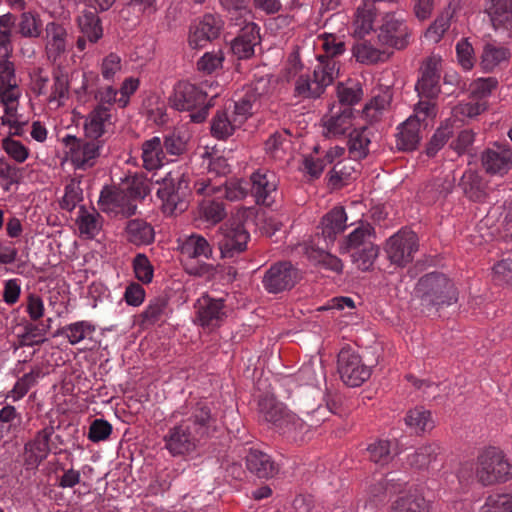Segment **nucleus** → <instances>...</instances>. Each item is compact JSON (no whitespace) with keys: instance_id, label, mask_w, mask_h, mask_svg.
<instances>
[{"instance_id":"f257e3e1","label":"nucleus","mask_w":512,"mask_h":512,"mask_svg":"<svg viewBox=\"0 0 512 512\" xmlns=\"http://www.w3.org/2000/svg\"><path fill=\"white\" fill-rule=\"evenodd\" d=\"M422 311L436 313L443 306L457 302V291L443 273L432 272L422 276L416 286Z\"/></svg>"},{"instance_id":"f03ea898","label":"nucleus","mask_w":512,"mask_h":512,"mask_svg":"<svg viewBox=\"0 0 512 512\" xmlns=\"http://www.w3.org/2000/svg\"><path fill=\"white\" fill-rule=\"evenodd\" d=\"M333 413L320 392H308L300 396L294 405L292 425L296 430L308 431L322 425Z\"/></svg>"},{"instance_id":"7ed1b4c3","label":"nucleus","mask_w":512,"mask_h":512,"mask_svg":"<svg viewBox=\"0 0 512 512\" xmlns=\"http://www.w3.org/2000/svg\"><path fill=\"white\" fill-rule=\"evenodd\" d=\"M476 477L484 486L505 482L511 477L510 464L502 452L488 449L478 457Z\"/></svg>"},{"instance_id":"20e7f679","label":"nucleus","mask_w":512,"mask_h":512,"mask_svg":"<svg viewBox=\"0 0 512 512\" xmlns=\"http://www.w3.org/2000/svg\"><path fill=\"white\" fill-rule=\"evenodd\" d=\"M337 364L340 378L349 387H359L371 376V368L366 366L361 356L350 347L340 350Z\"/></svg>"},{"instance_id":"39448f33","label":"nucleus","mask_w":512,"mask_h":512,"mask_svg":"<svg viewBox=\"0 0 512 512\" xmlns=\"http://www.w3.org/2000/svg\"><path fill=\"white\" fill-rule=\"evenodd\" d=\"M418 248L417 234L411 230H400L387 240L385 252L392 264L404 267L413 260Z\"/></svg>"},{"instance_id":"423d86ee","label":"nucleus","mask_w":512,"mask_h":512,"mask_svg":"<svg viewBox=\"0 0 512 512\" xmlns=\"http://www.w3.org/2000/svg\"><path fill=\"white\" fill-rule=\"evenodd\" d=\"M299 271L290 261L273 264L263 277V285L270 293L292 289L299 281Z\"/></svg>"},{"instance_id":"0eeeda50","label":"nucleus","mask_w":512,"mask_h":512,"mask_svg":"<svg viewBox=\"0 0 512 512\" xmlns=\"http://www.w3.org/2000/svg\"><path fill=\"white\" fill-rule=\"evenodd\" d=\"M175 180L172 173L169 172L162 179L163 187L157 191L158 197L163 201V212L170 215L186 211L189 205L187 199L190 195L189 188L187 186H184V189L181 186L175 187Z\"/></svg>"},{"instance_id":"6e6552de","label":"nucleus","mask_w":512,"mask_h":512,"mask_svg":"<svg viewBox=\"0 0 512 512\" xmlns=\"http://www.w3.org/2000/svg\"><path fill=\"white\" fill-rule=\"evenodd\" d=\"M207 93L198 86L189 82L181 81L169 97V104L178 111H191L197 106L204 105Z\"/></svg>"},{"instance_id":"1a4fd4ad","label":"nucleus","mask_w":512,"mask_h":512,"mask_svg":"<svg viewBox=\"0 0 512 512\" xmlns=\"http://www.w3.org/2000/svg\"><path fill=\"white\" fill-rule=\"evenodd\" d=\"M64 143L70 148L71 161L76 168L86 169L94 165L91 160L97 158L100 153L101 141L90 140L83 141L73 135H67Z\"/></svg>"},{"instance_id":"9d476101","label":"nucleus","mask_w":512,"mask_h":512,"mask_svg":"<svg viewBox=\"0 0 512 512\" xmlns=\"http://www.w3.org/2000/svg\"><path fill=\"white\" fill-rule=\"evenodd\" d=\"M241 27L238 36L231 43V50L238 59H248L254 55V47L260 42L259 28L247 19L235 22Z\"/></svg>"},{"instance_id":"9b49d317","label":"nucleus","mask_w":512,"mask_h":512,"mask_svg":"<svg viewBox=\"0 0 512 512\" xmlns=\"http://www.w3.org/2000/svg\"><path fill=\"white\" fill-rule=\"evenodd\" d=\"M164 440L166 448L173 456L190 453L202 443L186 425L171 428Z\"/></svg>"},{"instance_id":"f8f14e48","label":"nucleus","mask_w":512,"mask_h":512,"mask_svg":"<svg viewBox=\"0 0 512 512\" xmlns=\"http://www.w3.org/2000/svg\"><path fill=\"white\" fill-rule=\"evenodd\" d=\"M334 78L330 72L317 71L313 72V79L309 76L301 75L295 83V94L304 98H318L327 86L332 84Z\"/></svg>"},{"instance_id":"ddd939ff","label":"nucleus","mask_w":512,"mask_h":512,"mask_svg":"<svg viewBox=\"0 0 512 512\" xmlns=\"http://www.w3.org/2000/svg\"><path fill=\"white\" fill-rule=\"evenodd\" d=\"M421 71V78L415 85L418 95L428 99L436 98L440 93L438 60L434 57L427 58Z\"/></svg>"},{"instance_id":"4468645a","label":"nucleus","mask_w":512,"mask_h":512,"mask_svg":"<svg viewBox=\"0 0 512 512\" xmlns=\"http://www.w3.org/2000/svg\"><path fill=\"white\" fill-rule=\"evenodd\" d=\"M249 233L242 223H237L231 227L224 238L219 241V249L222 258H232L235 254L242 253L247 248Z\"/></svg>"},{"instance_id":"2eb2a0df","label":"nucleus","mask_w":512,"mask_h":512,"mask_svg":"<svg viewBox=\"0 0 512 512\" xmlns=\"http://www.w3.org/2000/svg\"><path fill=\"white\" fill-rule=\"evenodd\" d=\"M247 469L259 479H269L279 472V466L270 455L258 450L250 449L246 455Z\"/></svg>"},{"instance_id":"dca6fc26","label":"nucleus","mask_w":512,"mask_h":512,"mask_svg":"<svg viewBox=\"0 0 512 512\" xmlns=\"http://www.w3.org/2000/svg\"><path fill=\"white\" fill-rule=\"evenodd\" d=\"M220 20L212 14L204 15L195 30L189 36V45L193 49L201 48L216 39L220 34Z\"/></svg>"},{"instance_id":"f3484780","label":"nucleus","mask_w":512,"mask_h":512,"mask_svg":"<svg viewBox=\"0 0 512 512\" xmlns=\"http://www.w3.org/2000/svg\"><path fill=\"white\" fill-rule=\"evenodd\" d=\"M458 185L464 195L473 202L483 203L488 198L487 182L476 171H466Z\"/></svg>"},{"instance_id":"a211bd4d","label":"nucleus","mask_w":512,"mask_h":512,"mask_svg":"<svg viewBox=\"0 0 512 512\" xmlns=\"http://www.w3.org/2000/svg\"><path fill=\"white\" fill-rule=\"evenodd\" d=\"M440 454V447L436 444L423 445L417 449L406 452L405 461L410 469L428 471L431 463L435 462Z\"/></svg>"},{"instance_id":"6ab92c4d","label":"nucleus","mask_w":512,"mask_h":512,"mask_svg":"<svg viewBox=\"0 0 512 512\" xmlns=\"http://www.w3.org/2000/svg\"><path fill=\"white\" fill-rule=\"evenodd\" d=\"M420 119L417 115L410 116L401 124L400 131L397 134V147L400 150L412 151L416 149L419 141Z\"/></svg>"},{"instance_id":"aec40b11","label":"nucleus","mask_w":512,"mask_h":512,"mask_svg":"<svg viewBox=\"0 0 512 512\" xmlns=\"http://www.w3.org/2000/svg\"><path fill=\"white\" fill-rule=\"evenodd\" d=\"M347 216L341 206L334 207L321 220L322 235L325 239L334 241L336 235L343 232L346 228Z\"/></svg>"},{"instance_id":"412c9836","label":"nucleus","mask_w":512,"mask_h":512,"mask_svg":"<svg viewBox=\"0 0 512 512\" xmlns=\"http://www.w3.org/2000/svg\"><path fill=\"white\" fill-rule=\"evenodd\" d=\"M223 299H213L209 296L203 297V304L198 310V321L201 326H216L222 320L225 313Z\"/></svg>"},{"instance_id":"4be33fe9","label":"nucleus","mask_w":512,"mask_h":512,"mask_svg":"<svg viewBox=\"0 0 512 512\" xmlns=\"http://www.w3.org/2000/svg\"><path fill=\"white\" fill-rule=\"evenodd\" d=\"M46 34L50 38L46 46L47 54L55 61L66 50L67 31L62 25L51 22L46 26Z\"/></svg>"},{"instance_id":"5701e85b","label":"nucleus","mask_w":512,"mask_h":512,"mask_svg":"<svg viewBox=\"0 0 512 512\" xmlns=\"http://www.w3.org/2000/svg\"><path fill=\"white\" fill-rule=\"evenodd\" d=\"M125 231L127 240L134 245H147L154 241L153 227L143 219L129 220Z\"/></svg>"},{"instance_id":"b1692460","label":"nucleus","mask_w":512,"mask_h":512,"mask_svg":"<svg viewBox=\"0 0 512 512\" xmlns=\"http://www.w3.org/2000/svg\"><path fill=\"white\" fill-rule=\"evenodd\" d=\"M259 409L267 422L282 427L284 423L292 424V416L284 413L282 404L274 397H264L259 400Z\"/></svg>"},{"instance_id":"393cba45","label":"nucleus","mask_w":512,"mask_h":512,"mask_svg":"<svg viewBox=\"0 0 512 512\" xmlns=\"http://www.w3.org/2000/svg\"><path fill=\"white\" fill-rule=\"evenodd\" d=\"M22 326L23 332L17 336L19 347L41 345L47 341L45 335L50 329L49 325H44V322L34 324L25 321Z\"/></svg>"},{"instance_id":"a878e982","label":"nucleus","mask_w":512,"mask_h":512,"mask_svg":"<svg viewBox=\"0 0 512 512\" xmlns=\"http://www.w3.org/2000/svg\"><path fill=\"white\" fill-rule=\"evenodd\" d=\"M374 228L370 224H362L350 233L340 247L341 253H350L360 247L373 244L369 238L373 235Z\"/></svg>"},{"instance_id":"bb28decb","label":"nucleus","mask_w":512,"mask_h":512,"mask_svg":"<svg viewBox=\"0 0 512 512\" xmlns=\"http://www.w3.org/2000/svg\"><path fill=\"white\" fill-rule=\"evenodd\" d=\"M110 118L109 109L103 105H98L87 119L84 130L85 135L91 140H98L104 133V122Z\"/></svg>"},{"instance_id":"cd10ccee","label":"nucleus","mask_w":512,"mask_h":512,"mask_svg":"<svg viewBox=\"0 0 512 512\" xmlns=\"http://www.w3.org/2000/svg\"><path fill=\"white\" fill-rule=\"evenodd\" d=\"M391 512H430V510L428 502L422 495L408 493L393 502Z\"/></svg>"},{"instance_id":"c85d7f7f","label":"nucleus","mask_w":512,"mask_h":512,"mask_svg":"<svg viewBox=\"0 0 512 512\" xmlns=\"http://www.w3.org/2000/svg\"><path fill=\"white\" fill-rule=\"evenodd\" d=\"M78 25L83 33L90 42L96 43L103 35L101 26V20L96 12L84 11L81 16L78 17Z\"/></svg>"},{"instance_id":"c756f323","label":"nucleus","mask_w":512,"mask_h":512,"mask_svg":"<svg viewBox=\"0 0 512 512\" xmlns=\"http://www.w3.org/2000/svg\"><path fill=\"white\" fill-rule=\"evenodd\" d=\"M510 56L511 53L508 48L486 43L481 56V65L485 71L489 72L502 61L508 60Z\"/></svg>"},{"instance_id":"7c9ffc66","label":"nucleus","mask_w":512,"mask_h":512,"mask_svg":"<svg viewBox=\"0 0 512 512\" xmlns=\"http://www.w3.org/2000/svg\"><path fill=\"white\" fill-rule=\"evenodd\" d=\"M354 110L352 107H345L339 114L331 116L324 124L327 128L326 136H341L350 128Z\"/></svg>"},{"instance_id":"2f4dec72","label":"nucleus","mask_w":512,"mask_h":512,"mask_svg":"<svg viewBox=\"0 0 512 512\" xmlns=\"http://www.w3.org/2000/svg\"><path fill=\"white\" fill-rule=\"evenodd\" d=\"M482 165L487 173H504L510 169L511 161L509 156L487 149L482 154Z\"/></svg>"},{"instance_id":"473e14b6","label":"nucleus","mask_w":512,"mask_h":512,"mask_svg":"<svg viewBox=\"0 0 512 512\" xmlns=\"http://www.w3.org/2000/svg\"><path fill=\"white\" fill-rule=\"evenodd\" d=\"M366 130L367 127L364 126L360 129H353L349 134L348 149L355 159H363L369 153L370 139L364 134Z\"/></svg>"},{"instance_id":"72a5a7b5","label":"nucleus","mask_w":512,"mask_h":512,"mask_svg":"<svg viewBox=\"0 0 512 512\" xmlns=\"http://www.w3.org/2000/svg\"><path fill=\"white\" fill-rule=\"evenodd\" d=\"M99 218L98 212L89 213L86 207L81 205L76 220L80 233L87 235L88 238H93L100 230Z\"/></svg>"},{"instance_id":"f704fd0d","label":"nucleus","mask_w":512,"mask_h":512,"mask_svg":"<svg viewBox=\"0 0 512 512\" xmlns=\"http://www.w3.org/2000/svg\"><path fill=\"white\" fill-rule=\"evenodd\" d=\"M349 254L360 270L368 271L372 268L379 254V247L373 243L366 247H360Z\"/></svg>"},{"instance_id":"c9c22d12","label":"nucleus","mask_w":512,"mask_h":512,"mask_svg":"<svg viewBox=\"0 0 512 512\" xmlns=\"http://www.w3.org/2000/svg\"><path fill=\"white\" fill-rule=\"evenodd\" d=\"M446 181L437 178L424 186L421 191V199L427 204H433L440 198H445L451 192V184L446 187Z\"/></svg>"},{"instance_id":"e433bc0d","label":"nucleus","mask_w":512,"mask_h":512,"mask_svg":"<svg viewBox=\"0 0 512 512\" xmlns=\"http://www.w3.org/2000/svg\"><path fill=\"white\" fill-rule=\"evenodd\" d=\"M353 56L358 62L374 64L379 61H384L389 57L384 51L374 48L371 44L363 42L353 47Z\"/></svg>"},{"instance_id":"4c0bfd02","label":"nucleus","mask_w":512,"mask_h":512,"mask_svg":"<svg viewBox=\"0 0 512 512\" xmlns=\"http://www.w3.org/2000/svg\"><path fill=\"white\" fill-rule=\"evenodd\" d=\"M53 433L54 427L51 425L38 431L34 439L24 445V451L34 450L41 453L42 456H48L50 452V438Z\"/></svg>"},{"instance_id":"58836bf2","label":"nucleus","mask_w":512,"mask_h":512,"mask_svg":"<svg viewBox=\"0 0 512 512\" xmlns=\"http://www.w3.org/2000/svg\"><path fill=\"white\" fill-rule=\"evenodd\" d=\"M18 31L26 38L39 37L41 33V20L31 12H24L21 14L18 23Z\"/></svg>"},{"instance_id":"ea45409f","label":"nucleus","mask_w":512,"mask_h":512,"mask_svg":"<svg viewBox=\"0 0 512 512\" xmlns=\"http://www.w3.org/2000/svg\"><path fill=\"white\" fill-rule=\"evenodd\" d=\"M308 257L316 264H320L327 269L337 273L342 272L343 264L341 260L325 250L311 248V250L308 252Z\"/></svg>"},{"instance_id":"a19ab883","label":"nucleus","mask_w":512,"mask_h":512,"mask_svg":"<svg viewBox=\"0 0 512 512\" xmlns=\"http://www.w3.org/2000/svg\"><path fill=\"white\" fill-rule=\"evenodd\" d=\"M234 126L228 119L225 111H218L212 119L211 134L220 140L228 138L233 134Z\"/></svg>"},{"instance_id":"79ce46f5","label":"nucleus","mask_w":512,"mask_h":512,"mask_svg":"<svg viewBox=\"0 0 512 512\" xmlns=\"http://www.w3.org/2000/svg\"><path fill=\"white\" fill-rule=\"evenodd\" d=\"M195 437L201 442L206 441L216 431V419H190V423L186 425Z\"/></svg>"},{"instance_id":"37998d69","label":"nucleus","mask_w":512,"mask_h":512,"mask_svg":"<svg viewBox=\"0 0 512 512\" xmlns=\"http://www.w3.org/2000/svg\"><path fill=\"white\" fill-rule=\"evenodd\" d=\"M167 305L168 299L166 297L155 298L141 314L142 322L152 325L159 321L162 315H164Z\"/></svg>"},{"instance_id":"c03bdc74","label":"nucleus","mask_w":512,"mask_h":512,"mask_svg":"<svg viewBox=\"0 0 512 512\" xmlns=\"http://www.w3.org/2000/svg\"><path fill=\"white\" fill-rule=\"evenodd\" d=\"M481 512H512V495L496 494L487 498Z\"/></svg>"},{"instance_id":"a18cd8bd","label":"nucleus","mask_w":512,"mask_h":512,"mask_svg":"<svg viewBox=\"0 0 512 512\" xmlns=\"http://www.w3.org/2000/svg\"><path fill=\"white\" fill-rule=\"evenodd\" d=\"M135 277L143 284H149L153 278V266L145 254H137L133 259Z\"/></svg>"},{"instance_id":"49530a36","label":"nucleus","mask_w":512,"mask_h":512,"mask_svg":"<svg viewBox=\"0 0 512 512\" xmlns=\"http://www.w3.org/2000/svg\"><path fill=\"white\" fill-rule=\"evenodd\" d=\"M363 96V90L360 84L354 87H345L343 83L337 85V97L341 105L352 107L357 104Z\"/></svg>"},{"instance_id":"de8ad7c7","label":"nucleus","mask_w":512,"mask_h":512,"mask_svg":"<svg viewBox=\"0 0 512 512\" xmlns=\"http://www.w3.org/2000/svg\"><path fill=\"white\" fill-rule=\"evenodd\" d=\"M368 452L370 459L381 465L388 464L393 458L390 451V441L388 440H378L369 445Z\"/></svg>"},{"instance_id":"09e8293b","label":"nucleus","mask_w":512,"mask_h":512,"mask_svg":"<svg viewBox=\"0 0 512 512\" xmlns=\"http://www.w3.org/2000/svg\"><path fill=\"white\" fill-rule=\"evenodd\" d=\"M497 85L498 80L495 77L479 78L470 84L471 97L481 100L489 96Z\"/></svg>"},{"instance_id":"8fccbe9b","label":"nucleus","mask_w":512,"mask_h":512,"mask_svg":"<svg viewBox=\"0 0 512 512\" xmlns=\"http://www.w3.org/2000/svg\"><path fill=\"white\" fill-rule=\"evenodd\" d=\"M404 421L407 426L414 427L417 431L424 432L431 429L430 412L419 409L410 410Z\"/></svg>"},{"instance_id":"3c124183","label":"nucleus","mask_w":512,"mask_h":512,"mask_svg":"<svg viewBox=\"0 0 512 512\" xmlns=\"http://www.w3.org/2000/svg\"><path fill=\"white\" fill-rule=\"evenodd\" d=\"M3 150L16 162L23 163L29 156V150L20 141L12 139L10 136L2 140Z\"/></svg>"},{"instance_id":"603ef678","label":"nucleus","mask_w":512,"mask_h":512,"mask_svg":"<svg viewBox=\"0 0 512 512\" xmlns=\"http://www.w3.org/2000/svg\"><path fill=\"white\" fill-rule=\"evenodd\" d=\"M200 213L212 223H218L226 216L224 204L212 200L203 201L200 205Z\"/></svg>"},{"instance_id":"864d4df0","label":"nucleus","mask_w":512,"mask_h":512,"mask_svg":"<svg viewBox=\"0 0 512 512\" xmlns=\"http://www.w3.org/2000/svg\"><path fill=\"white\" fill-rule=\"evenodd\" d=\"M452 135V129L449 125L441 126L436 130L426 147V154L429 157L435 154L444 146Z\"/></svg>"},{"instance_id":"5fc2aeb1","label":"nucleus","mask_w":512,"mask_h":512,"mask_svg":"<svg viewBox=\"0 0 512 512\" xmlns=\"http://www.w3.org/2000/svg\"><path fill=\"white\" fill-rule=\"evenodd\" d=\"M270 88V75L262 72L254 74V80L247 87L246 93L249 97L257 100L258 98L266 95Z\"/></svg>"},{"instance_id":"6e6d98bb","label":"nucleus","mask_w":512,"mask_h":512,"mask_svg":"<svg viewBox=\"0 0 512 512\" xmlns=\"http://www.w3.org/2000/svg\"><path fill=\"white\" fill-rule=\"evenodd\" d=\"M112 433V425L104 419H95L89 427L88 439L94 443L106 440Z\"/></svg>"},{"instance_id":"4d7b16f0","label":"nucleus","mask_w":512,"mask_h":512,"mask_svg":"<svg viewBox=\"0 0 512 512\" xmlns=\"http://www.w3.org/2000/svg\"><path fill=\"white\" fill-rule=\"evenodd\" d=\"M185 248H192V257L205 256L209 258L212 254V249L208 241L199 235L190 236L186 241Z\"/></svg>"},{"instance_id":"13d9d810","label":"nucleus","mask_w":512,"mask_h":512,"mask_svg":"<svg viewBox=\"0 0 512 512\" xmlns=\"http://www.w3.org/2000/svg\"><path fill=\"white\" fill-rule=\"evenodd\" d=\"M494 278L498 284L512 286V258L499 261L493 267Z\"/></svg>"},{"instance_id":"bf43d9fd","label":"nucleus","mask_w":512,"mask_h":512,"mask_svg":"<svg viewBox=\"0 0 512 512\" xmlns=\"http://www.w3.org/2000/svg\"><path fill=\"white\" fill-rule=\"evenodd\" d=\"M125 198L126 194L122 189L105 186L100 194L99 205L105 206L113 204L116 206H120L122 202L125 200Z\"/></svg>"},{"instance_id":"052dcab7","label":"nucleus","mask_w":512,"mask_h":512,"mask_svg":"<svg viewBox=\"0 0 512 512\" xmlns=\"http://www.w3.org/2000/svg\"><path fill=\"white\" fill-rule=\"evenodd\" d=\"M456 52L458 56V61L460 65L466 69L469 70L474 65V58H473V47L468 42V39H462L456 46Z\"/></svg>"},{"instance_id":"680f3d73","label":"nucleus","mask_w":512,"mask_h":512,"mask_svg":"<svg viewBox=\"0 0 512 512\" xmlns=\"http://www.w3.org/2000/svg\"><path fill=\"white\" fill-rule=\"evenodd\" d=\"M323 40L322 48L324 51L331 57H336L344 53L345 51V42L336 41V36L334 34L324 33L319 36Z\"/></svg>"},{"instance_id":"e2e57ef3","label":"nucleus","mask_w":512,"mask_h":512,"mask_svg":"<svg viewBox=\"0 0 512 512\" xmlns=\"http://www.w3.org/2000/svg\"><path fill=\"white\" fill-rule=\"evenodd\" d=\"M69 89L68 75L63 71L59 70L54 73V86L53 92L50 96L49 101L55 100L56 98L62 99L67 96Z\"/></svg>"},{"instance_id":"0e129e2a","label":"nucleus","mask_w":512,"mask_h":512,"mask_svg":"<svg viewBox=\"0 0 512 512\" xmlns=\"http://www.w3.org/2000/svg\"><path fill=\"white\" fill-rule=\"evenodd\" d=\"M395 480V474L388 473L385 477L381 478L370 486V493L374 497H380L389 493H395L394 485L392 482Z\"/></svg>"},{"instance_id":"69168bd1","label":"nucleus","mask_w":512,"mask_h":512,"mask_svg":"<svg viewBox=\"0 0 512 512\" xmlns=\"http://www.w3.org/2000/svg\"><path fill=\"white\" fill-rule=\"evenodd\" d=\"M226 8L231 12V20L235 22L243 21L245 15L251 11L247 9V0H222Z\"/></svg>"},{"instance_id":"338daca9","label":"nucleus","mask_w":512,"mask_h":512,"mask_svg":"<svg viewBox=\"0 0 512 512\" xmlns=\"http://www.w3.org/2000/svg\"><path fill=\"white\" fill-rule=\"evenodd\" d=\"M449 28V19L441 16L438 17L426 30L425 37L431 41L438 42Z\"/></svg>"},{"instance_id":"774afa93","label":"nucleus","mask_w":512,"mask_h":512,"mask_svg":"<svg viewBox=\"0 0 512 512\" xmlns=\"http://www.w3.org/2000/svg\"><path fill=\"white\" fill-rule=\"evenodd\" d=\"M145 298L144 288L136 282L130 283L124 293V299L128 305L139 306Z\"/></svg>"}]
</instances>
